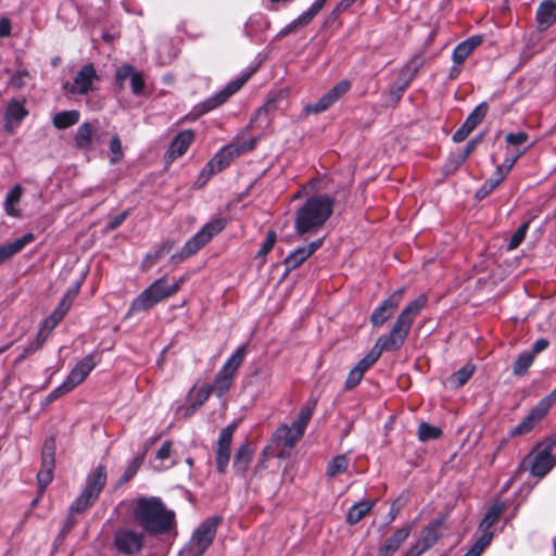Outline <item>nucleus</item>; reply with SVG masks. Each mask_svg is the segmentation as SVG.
Masks as SVG:
<instances>
[{"mask_svg":"<svg viewBox=\"0 0 556 556\" xmlns=\"http://www.w3.org/2000/svg\"><path fill=\"white\" fill-rule=\"evenodd\" d=\"M134 519L149 533L161 534L175 526V513L157 497H140L135 502Z\"/></svg>","mask_w":556,"mask_h":556,"instance_id":"f257e3e1","label":"nucleus"},{"mask_svg":"<svg viewBox=\"0 0 556 556\" xmlns=\"http://www.w3.org/2000/svg\"><path fill=\"white\" fill-rule=\"evenodd\" d=\"M334 200L327 195H313L296 211L294 229L298 235L314 232L321 228L333 212Z\"/></svg>","mask_w":556,"mask_h":556,"instance_id":"f03ea898","label":"nucleus"},{"mask_svg":"<svg viewBox=\"0 0 556 556\" xmlns=\"http://www.w3.org/2000/svg\"><path fill=\"white\" fill-rule=\"evenodd\" d=\"M185 282L180 277L173 283H168L166 277H161L152 282L131 302L129 314L144 312L160 303L161 301L175 294Z\"/></svg>","mask_w":556,"mask_h":556,"instance_id":"7ed1b4c3","label":"nucleus"},{"mask_svg":"<svg viewBox=\"0 0 556 556\" xmlns=\"http://www.w3.org/2000/svg\"><path fill=\"white\" fill-rule=\"evenodd\" d=\"M555 446L556 439L554 438H549L545 442L538 444L523 459L520 468L522 470H529L533 477H544L556 463V457L553 455Z\"/></svg>","mask_w":556,"mask_h":556,"instance_id":"20e7f679","label":"nucleus"},{"mask_svg":"<svg viewBox=\"0 0 556 556\" xmlns=\"http://www.w3.org/2000/svg\"><path fill=\"white\" fill-rule=\"evenodd\" d=\"M256 139L242 142L241 144L231 143L222 148L213 159L204 166L199 179L206 182L213 175L225 169L229 164L242 153L254 149Z\"/></svg>","mask_w":556,"mask_h":556,"instance_id":"39448f33","label":"nucleus"},{"mask_svg":"<svg viewBox=\"0 0 556 556\" xmlns=\"http://www.w3.org/2000/svg\"><path fill=\"white\" fill-rule=\"evenodd\" d=\"M226 226L224 218H216L205 224L192 238H190L181 250L172 256V261L179 263L193 254L208 243L214 236L219 233Z\"/></svg>","mask_w":556,"mask_h":556,"instance_id":"423d86ee","label":"nucleus"},{"mask_svg":"<svg viewBox=\"0 0 556 556\" xmlns=\"http://www.w3.org/2000/svg\"><path fill=\"white\" fill-rule=\"evenodd\" d=\"M220 518L210 517L201 522L194 530L187 544L185 553L187 556H202L213 543Z\"/></svg>","mask_w":556,"mask_h":556,"instance_id":"0eeeda50","label":"nucleus"},{"mask_svg":"<svg viewBox=\"0 0 556 556\" xmlns=\"http://www.w3.org/2000/svg\"><path fill=\"white\" fill-rule=\"evenodd\" d=\"M245 354L247 345L242 344L231 354V356L226 361L224 366L216 375L214 383L211 388L218 397L225 395L231 388L233 377L241 366Z\"/></svg>","mask_w":556,"mask_h":556,"instance_id":"6e6552de","label":"nucleus"},{"mask_svg":"<svg viewBox=\"0 0 556 556\" xmlns=\"http://www.w3.org/2000/svg\"><path fill=\"white\" fill-rule=\"evenodd\" d=\"M144 542L146 536L142 531L122 527L114 532L112 546L118 554L135 556L141 552Z\"/></svg>","mask_w":556,"mask_h":556,"instance_id":"1a4fd4ad","label":"nucleus"},{"mask_svg":"<svg viewBox=\"0 0 556 556\" xmlns=\"http://www.w3.org/2000/svg\"><path fill=\"white\" fill-rule=\"evenodd\" d=\"M556 402V389L548 395L543 397L530 412L529 414L516 425L510 435H523L534 429V427L547 415L554 403Z\"/></svg>","mask_w":556,"mask_h":556,"instance_id":"9d476101","label":"nucleus"},{"mask_svg":"<svg viewBox=\"0 0 556 556\" xmlns=\"http://www.w3.org/2000/svg\"><path fill=\"white\" fill-rule=\"evenodd\" d=\"M409 331L410 329L408 327L395 320L390 332L377 339L374 349L380 355L383 352H396L403 346Z\"/></svg>","mask_w":556,"mask_h":556,"instance_id":"9b49d317","label":"nucleus"},{"mask_svg":"<svg viewBox=\"0 0 556 556\" xmlns=\"http://www.w3.org/2000/svg\"><path fill=\"white\" fill-rule=\"evenodd\" d=\"M79 285L68 290L63 296L58 307L53 311V313L43 320L42 327L38 332V337L42 338V341H45L48 338L50 332L55 328V326L63 319L65 314L68 312L73 299L77 295Z\"/></svg>","mask_w":556,"mask_h":556,"instance_id":"f8f14e48","label":"nucleus"},{"mask_svg":"<svg viewBox=\"0 0 556 556\" xmlns=\"http://www.w3.org/2000/svg\"><path fill=\"white\" fill-rule=\"evenodd\" d=\"M405 288L395 290L388 299H386L370 315V323L374 327H381L389 320L399 308L403 300Z\"/></svg>","mask_w":556,"mask_h":556,"instance_id":"ddd939ff","label":"nucleus"},{"mask_svg":"<svg viewBox=\"0 0 556 556\" xmlns=\"http://www.w3.org/2000/svg\"><path fill=\"white\" fill-rule=\"evenodd\" d=\"M55 440L53 438H48L42 446L41 469L37 473V479L40 486H47L52 482L53 469L55 466Z\"/></svg>","mask_w":556,"mask_h":556,"instance_id":"4468645a","label":"nucleus"},{"mask_svg":"<svg viewBox=\"0 0 556 556\" xmlns=\"http://www.w3.org/2000/svg\"><path fill=\"white\" fill-rule=\"evenodd\" d=\"M351 89V83L343 79L336 84L328 92H326L318 101L305 106L307 113H321L327 111L334 102L342 98Z\"/></svg>","mask_w":556,"mask_h":556,"instance_id":"2eb2a0df","label":"nucleus"},{"mask_svg":"<svg viewBox=\"0 0 556 556\" xmlns=\"http://www.w3.org/2000/svg\"><path fill=\"white\" fill-rule=\"evenodd\" d=\"M441 525L442 520L435 519L425 527L418 542L409 547L406 552V556H420L424 552L432 547L440 536Z\"/></svg>","mask_w":556,"mask_h":556,"instance_id":"dca6fc26","label":"nucleus"},{"mask_svg":"<svg viewBox=\"0 0 556 556\" xmlns=\"http://www.w3.org/2000/svg\"><path fill=\"white\" fill-rule=\"evenodd\" d=\"M236 429L235 425L224 428L218 437L216 450V466L219 472L225 471L230 460V447L232 442V434Z\"/></svg>","mask_w":556,"mask_h":556,"instance_id":"f3484780","label":"nucleus"},{"mask_svg":"<svg viewBox=\"0 0 556 556\" xmlns=\"http://www.w3.org/2000/svg\"><path fill=\"white\" fill-rule=\"evenodd\" d=\"M75 146L78 149L91 150L94 143H102V136L98 132L96 126L92 123L85 122L76 130L75 134Z\"/></svg>","mask_w":556,"mask_h":556,"instance_id":"a211bd4d","label":"nucleus"},{"mask_svg":"<svg viewBox=\"0 0 556 556\" xmlns=\"http://www.w3.org/2000/svg\"><path fill=\"white\" fill-rule=\"evenodd\" d=\"M248 77H241L230 81L223 90L206 99L201 104V113H206L227 101L229 97L236 93L247 81Z\"/></svg>","mask_w":556,"mask_h":556,"instance_id":"6ab92c4d","label":"nucleus"},{"mask_svg":"<svg viewBox=\"0 0 556 556\" xmlns=\"http://www.w3.org/2000/svg\"><path fill=\"white\" fill-rule=\"evenodd\" d=\"M323 244V239H317L305 247L292 251L283 261L287 271L296 269Z\"/></svg>","mask_w":556,"mask_h":556,"instance_id":"aec40b11","label":"nucleus"},{"mask_svg":"<svg viewBox=\"0 0 556 556\" xmlns=\"http://www.w3.org/2000/svg\"><path fill=\"white\" fill-rule=\"evenodd\" d=\"M100 489H85L84 492L77 497L70 507V517L66 520L65 528L71 530L75 525L72 514H81L86 511L98 498Z\"/></svg>","mask_w":556,"mask_h":556,"instance_id":"412c9836","label":"nucleus"},{"mask_svg":"<svg viewBox=\"0 0 556 556\" xmlns=\"http://www.w3.org/2000/svg\"><path fill=\"white\" fill-rule=\"evenodd\" d=\"M535 23L539 31H545L556 23V2L542 0L535 12Z\"/></svg>","mask_w":556,"mask_h":556,"instance_id":"4be33fe9","label":"nucleus"},{"mask_svg":"<svg viewBox=\"0 0 556 556\" xmlns=\"http://www.w3.org/2000/svg\"><path fill=\"white\" fill-rule=\"evenodd\" d=\"M96 367L94 356L89 354L79 361L71 370L65 381L70 388L74 389L80 384Z\"/></svg>","mask_w":556,"mask_h":556,"instance_id":"5701e85b","label":"nucleus"},{"mask_svg":"<svg viewBox=\"0 0 556 556\" xmlns=\"http://www.w3.org/2000/svg\"><path fill=\"white\" fill-rule=\"evenodd\" d=\"M97 73L92 64L84 65L74 78L73 92L86 94L92 90Z\"/></svg>","mask_w":556,"mask_h":556,"instance_id":"b1692460","label":"nucleus"},{"mask_svg":"<svg viewBox=\"0 0 556 556\" xmlns=\"http://www.w3.org/2000/svg\"><path fill=\"white\" fill-rule=\"evenodd\" d=\"M193 140L194 132L191 129L178 132L167 150L168 159L173 161L180 157L186 153Z\"/></svg>","mask_w":556,"mask_h":556,"instance_id":"393cba45","label":"nucleus"},{"mask_svg":"<svg viewBox=\"0 0 556 556\" xmlns=\"http://www.w3.org/2000/svg\"><path fill=\"white\" fill-rule=\"evenodd\" d=\"M280 100H282V94L270 97L266 103L254 113L250 121V126L257 125L258 127H267L270 124L268 115L278 109Z\"/></svg>","mask_w":556,"mask_h":556,"instance_id":"a878e982","label":"nucleus"},{"mask_svg":"<svg viewBox=\"0 0 556 556\" xmlns=\"http://www.w3.org/2000/svg\"><path fill=\"white\" fill-rule=\"evenodd\" d=\"M428 299L425 294L418 295L414 301L409 302L401 314L397 316L396 320L412 328L414 319L420 314V312L427 305Z\"/></svg>","mask_w":556,"mask_h":556,"instance_id":"bb28decb","label":"nucleus"},{"mask_svg":"<svg viewBox=\"0 0 556 556\" xmlns=\"http://www.w3.org/2000/svg\"><path fill=\"white\" fill-rule=\"evenodd\" d=\"M302 437L303 433L296 430L293 426L283 424L276 429L273 435V442L277 445H283L291 448L302 439Z\"/></svg>","mask_w":556,"mask_h":556,"instance_id":"cd10ccee","label":"nucleus"},{"mask_svg":"<svg viewBox=\"0 0 556 556\" xmlns=\"http://www.w3.org/2000/svg\"><path fill=\"white\" fill-rule=\"evenodd\" d=\"M410 533V527L406 526L399 529L391 535L379 548L377 556H393Z\"/></svg>","mask_w":556,"mask_h":556,"instance_id":"c85d7f7f","label":"nucleus"},{"mask_svg":"<svg viewBox=\"0 0 556 556\" xmlns=\"http://www.w3.org/2000/svg\"><path fill=\"white\" fill-rule=\"evenodd\" d=\"M482 42L481 36H471L468 39L458 43L452 53V59L455 64L463 65L465 60L472 53V51Z\"/></svg>","mask_w":556,"mask_h":556,"instance_id":"c756f323","label":"nucleus"},{"mask_svg":"<svg viewBox=\"0 0 556 556\" xmlns=\"http://www.w3.org/2000/svg\"><path fill=\"white\" fill-rule=\"evenodd\" d=\"M35 236L31 232L25 233L23 237L0 247V264H3L12 256L21 252L28 243L33 242Z\"/></svg>","mask_w":556,"mask_h":556,"instance_id":"7c9ffc66","label":"nucleus"},{"mask_svg":"<svg viewBox=\"0 0 556 556\" xmlns=\"http://www.w3.org/2000/svg\"><path fill=\"white\" fill-rule=\"evenodd\" d=\"M23 187L21 185H15L5 195L3 202L4 212L11 216L18 218L22 216V212L16 205L20 203L23 195Z\"/></svg>","mask_w":556,"mask_h":556,"instance_id":"2f4dec72","label":"nucleus"},{"mask_svg":"<svg viewBox=\"0 0 556 556\" xmlns=\"http://www.w3.org/2000/svg\"><path fill=\"white\" fill-rule=\"evenodd\" d=\"M27 114L28 112L22 102L12 100L8 104V109L5 112V128L12 130L13 125L21 123L27 116Z\"/></svg>","mask_w":556,"mask_h":556,"instance_id":"473e14b6","label":"nucleus"},{"mask_svg":"<svg viewBox=\"0 0 556 556\" xmlns=\"http://www.w3.org/2000/svg\"><path fill=\"white\" fill-rule=\"evenodd\" d=\"M253 451L250 448L249 444H242L236 452L233 458V468L237 473L243 476L249 465L252 460Z\"/></svg>","mask_w":556,"mask_h":556,"instance_id":"72a5a7b5","label":"nucleus"},{"mask_svg":"<svg viewBox=\"0 0 556 556\" xmlns=\"http://www.w3.org/2000/svg\"><path fill=\"white\" fill-rule=\"evenodd\" d=\"M146 458V451L141 454L135 456L125 467L123 473L118 478L117 483L123 485L132 480V478L137 475L138 470L142 466Z\"/></svg>","mask_w":556,"mask_h":556,"instance_id":"f704fd0d","label":"nucleus"},{"mask_svg":"<svg viewBox=\"0 0 556 556\" xmlns=\"http://www.w3.org/2000/svg\"><path fill=\"white\" fill-rule=\"evenodd\" d=\"M80 113L77 110L62 111L53 116V125L58 129L68 128L79 122Z\"/></svg>","mask_w":556,"mask_h":556,"instance_id":"c9c22d12","label":"nucleus"},{"mask_svg":"<svg viewBox=\"0 0 556 556\" xmlns=\"http://www.w3.org/2000/svg\"><path fill=\"white\" fill-rule=\"evenodd\" d=\"M424 64H425L424 55L420 53L415 54L401 68L399 74L402 75L404 78L408 79L409 81H413L415 79L418 71L422 67Z\"/></svg>","mask_w":556,"mask_h":556,"instance_id":"e433bc0d","label":"nucleus"},{"mask_svg":"<svg viewBox=\"0 0 556 556\" xmlns=\"http://www.w3.org/2000/svg\"><path fill=\"white\" fill-rule=\"evenodd\" d=\"M424 64H425L424 55L420 53L415 54L401 68L399 74L402 75L404 78L408 79L409 81H413L415 79L418 71L422 67Z\"/></svg>","mask_w":556,"mask_h":556,"instance_id":"4c0bfd02","label":"nucleus"},{"mask_svg":"<svg viewBox=\"0 0 556 556\" xmlns=\"http://www.w3.org/2000/svg\"><path fill=\"white\" fill-rule=\"evenodd\" d=\"M374 503L370 501H364L354 504L348 513V522L355 525L361 521L372 508Z\"/></svg>","mask_w":556,"mask_h":556,"instance_id":"58836bf2","label":"nucleus"},{"mask_svg":"<svg viewBox=\"0 0 556 556\" xmlns=\"http://www.w3.org/2000/svg\"><path fill=\"white\" fill-rule=\"evenodd\" d=\"M505 509V505L502 502H495L490 508L486 510L484 517L482 518L479 529L490 530L491 527L497 521L500 516L503 514Z\"/></svg>","mask_w":556,"mask_h":556,"instance_id":"ea45409f","label":"nucleus"},{"mask_svg":"<svg viewBox=\"0 0 556 556\" xmlns=\"http://www.w3.org/2000/svg\"><path fill=\"white\" fill-rule=\"evenodd\" d=\"M410 84L412 81L399 74L396 83L389 89L388 102L392 105L397 104Z\"/></svg>","mask_w":556,"mask_h":556,"instance_id":"a19ab883","label":"nucleus"},{"mask_svg":"<svg viewBox=\"0 0 556 556\" xmlns=\"http://www.w3.org/2000/svg\"><path fill=\"white\" fill-rule=\"evenodd\" d=\"M315 406H316L315 401L307 402L301 408L296 420L291 426H293L296 430H299L300 432H302L304 434L305 429L312 418Z\"/></svg>","mask_w":556,"mask_h":556,"instance_id":"79ce46f5","label":"nucleus"},{"mask_svg":"<svg viewBox=\"0 0 556 556\" xmlns=\"http://www.w3.org/2000/svg\"><path fill=\"white\" fill-rule=\"evenodd\" d=\"M534 357L528 351L520 353L513 365V375L522 377L534 362Z\"/></svg>","mask_w":556,"mask_h":556,"instance_id":"37998d69","label":"nucleus"},{"mask_svg":"<svg viewBox=\"0 0 556 556\" xmlns=\"http://www.w3.org/2000/svg\"><path fill=\"white\" fill-rule=\"evenodd\" d=\"M488 111H489L488 103L481 102L467 116L465 123L473 130L484 119Z\"/></svg>","mask_w":556,"mask_h":556,"instance_id":"c03bdc74","label":"nucleus"},{"mask_svg":"<svg viewBox=\"0 0 556 556\" xmlns=\"http://www.w3.org/2000/svg\"><path fill=\"white\" fill-rule=\"evenodd\" d=\"M475 371V366L467 364L459 368L456 372H454L450 377V382L455 386L456 388H459L464 386L472 376Z\"/></svg>","mask_w":556,"mask_h":556,"instance_id":"a18cd8bd","label":"nucleus"},{"mask_svg":"<svg viewBox=\"0 0 556 556\" xmlns=\"http://www.w3.org/2000/svg\"><path fill=\"white\" fill-rule=\"evenodd\" d=\"M481 535L476 540L472 547L468 551L473 553V556H480L484 548L491 543L493 539V532L486 529H480Z\"/></svg>","mask_w":556,"mask_h":556,"instance_id":"49530a36","label":"nucleus"},{"mask_svg":"<svg viewBox=\"0 0 556 556\" xmlns=\"http://www.w3.org/2000/svg\"><path fill=\"white\" fill-rule=\"evenodd\" d=\"M349 459L345 455L336 456L327 466L326 473L328 477H334L346 470Z\"/></svg>","mask_w":556,"mask_h":556,"instance_id":"de8ad7c7","label":"nucleus"},{"mask_svg":"<svg viewBox=\"0 0 556 556\" xmlns=\"http://www.w3.org/2000/svg\"><path fill=\"white\" fill-rule=\"evenodd\" d=\"M442 430L427 422H421L418 427V439L422 442L440 438Z\"/></svg>","mask_w":556,"mask_h":556,"instance_id":"09e8293b","label":"nucleus"},{"mask_svg":"<svg viewBox=\"0 0 556 556\" xmlns=\"http://www.w3.org/2000/svg\"><path fill=\"white\" fill-rule=\"evenodd\" d=\"M106 483V468L103 465H98L92 472L88 476L86 486H104Z\"/></svg>","mask_w":556,"mask_h":556,"instance_id":"8fccbe9b","label":"nucleus"},{"mask_svg":"<svg viewBox=\"0 0 556 556\" xmlns=\"http://www.w3.org/2000/svg\"><path fill=\"white\" fill-rule=\"evenodd\" d=\"M380 354L372 348L354 368L363 375L379 359Z\"/></svg>","mask_w":556,"mask_h":556,"instance_id":"3c124183","label":"nucleus"},{"mask_svg":"<svg viewBox=\"0 0 556 556\" xmlns=\"http://www.w3.org/2000/svg\"><path fill=\"white\" fill-rule=\"evenodd\" d=\"M528 228H529V222H526L522 225H520L519 228L514 232V235L511 236V238L508 242V245H507V249L509 251H513L520 245V243L526 238Z\"/></svg>","mask_w":556,"mask_h":556,"instance_id":"603ef678","label":"nucleus"},{"mask_svg":"<svg viewBox=\"0 0 556 556\" xmlns=\"http://www.w3.org/2000/svg\"><path fill=\"white\" fill-rule=\"evenodd\" d=\"M129 80L132 93L136 96L142 94L146 87L143 75L135 68Z\"/></svg>","mask_w":556,"mask_h":556,"instance_id":"864d4df0","label":"nucleus"},{"mask_svg":"<svg viewBox=\"0 0 556 556\" xmlns=\"http://www.w3.org/2000/svg\"><path fill=\"white\" fill-rule=\"evenodd\" d=\"M135 67L129 64L122 65L115 72V83L119 89L124 88L125 81L130 79V75L132 74Z\"/></svg>","mask_w":556,"mask_h":556,"instance_id":"5fc2aeb1","label":"nucleus"},{"mask_svg":"<svg viewBox=\"0 0 556 556\" xmlns=\"http://www.w3.org/2000/svg\"><path fill=\"white\" fill-rule=\"evenodd\" d=\"M111 163L115 164L123 159L124 152L118 135H114L110 141Z\"/></svg>","mask_w":556,"mask_h":556,"instance_id":"6e6d98bb","label":"nucleus"},{"mask_svg":"<svg viewBox=\"0 0 556 556\" xmlns=\"http://www.w3.org/2000/svg\"><path fill=\"white\" fill-rule=\"evenodd\" d=\"M318 13L319 11L311 4V7L305 12L293 20V23L299 29L308 25Z\"/></svg>","mask_w":556,"mask_h":556,"instance_id":"4d7b16f0","label":"nucleus"},{"mask_svg":"<svg viewBox=\"0 0 556 556\" xmlns=\"http://www.w3.org/2000/svg\"><path fill=\"white\" fill-rule=\"evenodd\" d=\"M526 152V149L516 150V152L511 156H507L503 164L497 165L496 169L502 173L505 177L510 172L516 161Z\"/></svg>","mask_w":556,"mask_h":556,"instance_id":"13d9d810","label":"nucleus"},{"mask_svg":"<svg viewBox=\"0 0 556 556\" xmlns=\"http://www.w3.org/2000/svg\"><path fill=\"white\" fill-rule=\"evenodd\" d=\"M277 235L274 230H268L266 233V240L262 244L260 251L256 254L257 258H265V256L271 251L275 245Z\"/></svg>","mask_w":556,"mask_h":556,"instance_id":"bf43d9fd","label":"nucleus"},{"mask_svg":"<svg viewBox=\"0 0 556 556\" xmlns=\"http://www.w3.org/2000/svg\"><path fill=\"white\" fill-rule=\"evenodd\" d=\"M212 392L213 391L211 386L201 387L195 392V396L192 400V409H198L200 406H202L208 400Z\"/></svg>","mask_w":556,"mask_h":556,"instance_id":"052dcab7","label":"nucleus"},{"mask_svg":"<svg viewBox=\"0 0 556 556\" xmlns=\"http://www.w3.org/2000/svg\"><path fill=\"white\" fill-rule=\"evenodd\" d=\"M28 77V72L20 71L11 77L9 87L16 90L22 89L26 85Z\"/></svg>","mask_w":556,"mask_h":556,"instance_id":"680f3d73","label":"nucleus"},{"mask_svg":"<svg viewBox=\"0 0 556 556\" xmlns=\"http://www.w3.org/2000/svg\"><path fill=\"white\" fill-rule=\"evenodd\" d=\"M529 139V135L525 131L509 132L505 137V141L509 146H521Z\"/></svg>","mask_w":556,"mask_h":556,"instance_id":"e2e57ef3","label":"nucleus"},{"mask_svg":"<svg viewBox=\"0 0 556 556\" xmlns=\"http://www.w3.org/2000/svg\"><path fill=\"white\" fill-rule=\"evenodd\" d=\"M73 389L70 388L67 382L64 380L63 383H61L58 388H55L51 393L48 394L46 397L47 403H51L54 400L59 399L60 396L71 392Z\"/></svg>","mask_w":556,"mask_h":556,"instance_id":"0e129e2a","label":"nucleus"},{"mask_svg":"<svg viewBox=\"0 0 556 556\" xmlns=\"http://www.w3.org/2000/svg\"><path fill=\"white\" fill-rule=\"evenodd\" d=\"M481 140V137H478L476 139H472L470 140L465 149L462 151V153H459L458 155V160H457V164L456 166H459L460 164H463L467 157L470 155V153L475 150L476 146L478 144V142Z\"/></svg>","mask_w":556,"mask_h":556,"instance_id":"69168bd1","label":"nucleus"},{"mask_svg":"<svg viewBox=\"0 0 556 556\" xmlns=\"http://www.w3.org/2000/svg\"><path fill=\"white\" fill-rule=\"evenodd\" d=\"M363 374L356 370L354 367L350 370L345 380V389H353L359 384L363 378Z\"/></svg>","mask_w":556,"mask_h":556,"instance_id":"338daca9","label":"nucleus"},{"mask_svg":"<svg viewBox=\"0 0 556 556\" xmlns=\"http://www.w3.org/2000/svg\"><path fill=\"white\" fill-rule=\"evenodd\" d=\"M472 129L464 122V124L453 134V140L455 142L464 141Z\"/></svg>","mask_w":556,"mask_h":556,"instance_id":"774afa93","label":"nucleus"}]
</instances>
